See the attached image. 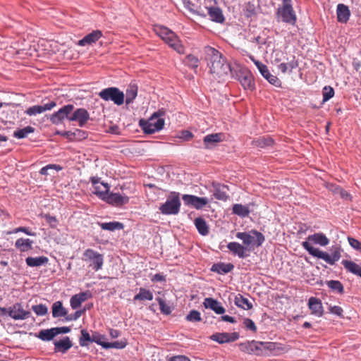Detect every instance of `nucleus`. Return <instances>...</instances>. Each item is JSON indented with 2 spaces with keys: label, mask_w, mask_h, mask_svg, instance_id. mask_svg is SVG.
I'll list each match as a JSON object with an SVG mask.
<instances>
[{
  "label": "nucleus",
  "mask_w": 361,
  "mask_h": 361,
  "mask_svg": "<svg viewBox=\"0 0 361 361\" xmlns=\"http://www.w3.org/2000/svg\"><path fill=\"white\" fill-rule=\"evenodd\" d=\"M185 319L188 322H197L202 321V317L200 312L192 310L186 316Z\"/></svg>",
  "instance_id": "48"
},
{
  "label": "nucleus",
  "mask_w": 361,
  "mask_h": 361,
  "mask_svg": "<svg viewBox=\"0 0 361 361\" xmlns=\"http://www.w3.org/2000/svg\"><path fill=\"white\" fill-rule=\"evenodd\" d=\"M154 32L178 53L184 54L185 48L183 45L181 44L178 36L172 30L164 26H156Z\"/></svg>",
  "instance_id": "3"
},
{
  "label": "nucleus",
  "mask_w": 361,
  "mask_h": 361,
  "mask_svg": "<svg viewBox=\"0 0 361 361\" xmlns=\"http://www.w3.org/2000/svg\"><path fill=\"white\" fill-rule=\"evenodd\" d=\"M329 310L331 314L337 315L340 317H343V310L342 307H341L339 306H336V305L331 306L330 305L329 307Z\"/></svg>",
  "instance_id": "56"
},
{
  "label": "nucleus",
  "mask_w": 361,
  "mask_h": 361,
  "mask_svg": "<svg viewBox=\"0 0 361 361\" xmlns=\"http://www.w3.org/2000/svg\"><path fill=\"white\" fill-rule=\"evenodd\" d=\"M341 264L348 271L361 277V267L357 264L347 259L343 260Z\"/></svg>",
  "instance_id": "31"
},
{
  "label": "nucleus",
  "mask_w": 361,
  "mask_h": 361,
  "mask_svg": "<svg viewBox=\"0 0 361 361\" xmlns=\"http://www.w3.org/2000/svg\"><path fill=\"white\" fill-rule=\"evenodd\" d=\"M273 142V139L270 136L267 135L253 140L252 141V145L255 147L264 148L266 147L272 145Z\"/></svg>",
  "instance_id": "35"
},
{
  "label": "nucleus",
  "mask_w": 361,
  "mask_h": 361,
  "mask_svg": "<svg viewBox=\"0 0 361 361\" xmlns=\"http://www.w3.org/2000/svg\"><path fill=\"white\" fill-rule=\"evenodd\" d=\"M235 305L243 310H247L252 308V305L250 302L247 298L243 297L240 294H238L235 297Z\"/></svg>",
  "instance_id": "38"
},
{
  "label": "nucleus",
  "mask_w": 361,
  "mask_h": 361,
  "mask_svg": "<svg viewBox=\"0 0 361 361\" xmlns=\"http://www.w3.org/2000/svg\"><path fill=\"white\" fill-rule=\"evenodd\" d=\"M56 106V102L52 101L49 103L44 104V106L41 105H35L29 107L26 109L25 113L28 116H35L37 114H42L46 111H49L52 109L54 107Z\"/></svg>",
  "instance_id": "18"
},
{
  "label": "nucleus",
  "mask_w": 361,
  "mask_h": 361,
  "mask_svg": "<svg viewBox=\"0 0 361 361\" xmlns=\"http://www.w3.org/2000/svg\"><path fill=\"white\" fill-rule=\"evenodd\" d=\"M93 190V193L99 197L101 200H104L107 196L109 190V186L108 183H101L95 185Z\"/></svg>",
  "instance_id": "32"
},
{
  "label": "nucleus",
  "mask_w": 361,
  "mask_h": 361,
  "mask_svg": "<svg viewBox=\"0 0 361 361\" xmlns=\"http://www.w3.org/2000/svg\"><path fill=\"white\" fill-rule=\"evenodd\" d=\"M224 138V135L223 133L209 134L203 139L204 147L206 149H209L212 147L215 146L217 143L222 142Z\"/></svg>",
  "instance_id": "22"
},
{
  "label": "nucleus",
  "mask_w": 361,
  "mask_h": 361,
  "mask_svg": "<svg viewBox=\"0 0 361 361\" xmlns=\"http://www.w3.org/2000/svg\"><path fill=\"white\" fill-rule=\"evenodd\" d=\"M258 347L259 348V353L262 352L263 350H273L275 349L276 344L271 342H262L258 341Z\"/></svg>",
  "instance_id": "52"
},
{
  "label": "nucleus",
  "mask_w": 361,
  "mask_h": 361,
  "mask_svg": "<svg viewBox=\"0 0 361 361\" xmlns=\"http://www.w3.org/2000/svg\"><path fill=\"white\" fill-rule=\"evenodd\" d=\"M169 361H190V360L185 355H176L171 357Z\"/></svg>",
  "instance_id": "64"
},
{
  "label": "nucleus",
  "mask_w": 361,
  "mask_h": 361,
  "mask_svg": "<svg viewBox=\"0 0 361 361\" xmlns=\"http://www.w3.org/2000/svg\"><path fill=\"white\" fill-rule=\"evenodd\" d=\"M82 259L88 264L89 267H92L95 271L100 270L103 267V255L92 249L85 250L82 254Z\"/></svg>",
  "instance_id": "9"
},
{
  "label": "nucleus",
  "mask_w": 361,
  "mask_h": 361,
  "mask_svg": "<svg viewBox=\"0 0 361 361\" xmlns=\"http://www.w3.org/2000/svg\"><path fill=\"white\" fill-rule=\"evenodd\" d=\"M153 299L152 293L144 288H140L139 293L134 296V300H152Z\"/></svg>",
  "instance_id": "41"
},
{
  "label": "nucleus",
  "mask_w": 361,
  "mask_h": 361,
  "mask_svg": "<svg viewBox=\"0 0 361 361\" xmlns=\"http://www.w3.org/2000/svg\"><path fill=\"white\" fill-rule=\"evenodd\" d=\"M233 77L235 78L245 90L253 91L255 89L254 78L251 72L245 68H233Z\"/></svg>",
  "instance_id": "6"
},
{
  "label": "nucleus",
  "mask_w": 361,
  "mask_h": 361,
  "mask_svg": "<svg viewBox=\"0 0 361 361\" xmlns=\"http://www.w3.org/2000/svg\"><path fill=\"white\" fill-rule=\"evenodd\" d=\"M98 225L101 227L102 229L110 231L121 230L123 228V224L118 221H111L104 223L98 222Z\"/></svg>",
  "instance_id": "37"
},
{
  "label": "nucleus",
  "mask_w": 361,
  "mask_h": 361,
  "mask_svg": "<svg viewBox=\"0 0 361 361\" xmlns=\"http://www.w3.org/2000/svg\"><path fill=\"white\" fill-rule=\"evenodd\" d=\"M126 345V341H114L111 343H106L104 345V348H117L122 349Z\"/></svg>",
  "instance_id": "53"
},
{
  "label": "nucleus",
  "mask_w": 361,
  "mask_h": 361,
  "mask_svg": "<svg viewBox=\"0 0 361 361\" xmlns=\"http://www.w3.org/2000/svg\"><path fill=\"white\" fill-rule=\"evenodd\" d=\"M85 312V310H77L73 314H67L66 319L68 321L77 320L78 318L81 317V315Z\"/></svg>",
  "instance_id": "60"
},
{
  "label": "nucleus",
  "mask_w": 361,
  "mask_h": 361,
  "mask_svg": "<svg viewBox=\"0 0 361 361\" xmlns=\"http://www.w3.org/2000/svg\"><path fill=\"white\" fill-rule=\"evenodd\" d=\"M156 300L159 303L161 313L166 315H169L171 313V307L162 298H157Z\"/></svg>",
  "instance_id": "46"
},
{
  "label": "nucleus",
  "mask_w": 361,
  "mask_h": 361,
  "mask_svg": "<svg viewBox=\"0 0 361 361\" xmlns=\"http://www.w3.org/2000/svg\"><path fill=\"white\" fill-rule=\"evenodd\" d=\"M102 36V32L100 30H94L91 33L87 35L82 39L78 41V44L80 46H85L92 44L96 42Z\"/></svg>",
  "instance_id": "24"
},
{
  "label": "nucleus",
  "mask_w": 361,
  "mask_h": 361,
  "mask_svg": "<svg viewBox=\"0 0 361 361\" xmlns=\"http://www.w3.org/2000/svg\"><path fill=\"white\" fill-rule=\"evenodd\" d=\"M203 305L205 308L211 309L218 314H222L226 312L225 308L221 305V303L212 298H206L204 300Z\"/></svg>",
  "instance_id": "20"
},
{
  "label": "nucleus",
  "mask_w": 361,
  "mask_h": 361,
  "mask_svg": "<svg viewBox=\"0 0 361 361\" xmlns=\"http://www.w3.org/2000/svg\"><path fill=\"white\" fill-rule=\"evenodd\" d=\"M33 241L28 238H19L15 243V247L20 252H27L32 249Z\"/></svg>",
  "instance_id": "36"
},
{
  "label": "nucleus",
  "mask_w": 361,
  "mask_h": 361,
  "mask_svg": "<svg viewBox=\"0 0 361 361\" xmlns=\"http://www.w3.org/2000/svg\"><path fill=\"white\" fill-rule=\"evenodd\" d=\"M99 96L104 101H112L116 105H121L124 102V93L115 87H107L99 93Z\"/></svg>",
  "instance_id": "10"
},
{
  "label": "nucleus",
  "mask_w": 361,
  "mask_h": 361,
  "mask_svg": "<svg viewBox=\"0 0 361 361\" xmlns=\"http://www.w3.org/2000/svg\"><path fill=\"white\" fill-rule=\"evenodd\" d=\"M258 341L252 340L251 341H245L239 343L240 350L247 354H259V348L258 347Z\"/></svg>",
  "instance_id": "21"
},
{
  "label": "nucleus",
  "mask_w": 361,
  "mask_h": 361,
  "mask_svg": "<svg viewBox=\"0 0 361 361\" xmlns=\"http://www.w3.org/2000/svg\"><path fill=\"white\" fill-rule=\"evenodd\" d=\"M92 336H91L88 331L85 329L81 330V336L79 339L80 346L85 347L88 345V343H92Z\"/></svg>",
  "instance_id": "45"
},
{
  "label": "nucleus",
  "mask_w": 361,
  "mask_h": 361,
  "mask_svg": "<svg viewBox=\"0 0 361 361\" xmlns=\"http://www.w3.org/2000/svg\"><path fill=\"white\" fill-rule=\"evenodd\" d=\"M182 200L185 205L196 209H201L209 203L207 197H200L193 195H183Z\"/></svg>",
  "instance_id": "11"
},
{
  "label": "nucleus",
  "mask_w": 361,
  "mask_h": 361,
  "mask_svg": "<svg viewBox=\"0 0 361 361\" xmlns=\"http://www.w3.org/2000/svg\"><path fill=\"white\" fill-rule=\"evenodd\" d=\"M18 232L25 233V234H27L28 235H35V233L31 232L30 230L27 227H18L13 231V233H17Z\"/></svg>",
  "instance_id": "62"
},
{
  "label": "nucleus",
  "mask_w": 361,
  "mask_h": 361,
  "mask_svg": "<svg viewBox=\"0 0 361 361\" xmlns=\"http://www.w3.org/2000/svg\"><path fill=\"white\" fill-rule=\"evenodd\" d=\"M55 351L61 352L63 353L68 351L72 347V343L69 337L66 336L59 341H56L54 343Z\"/></svg>",
  "instance_id": "30"
},
{
  "label": "nucleus",
  "mask_w": 361,
  "mask_h": 361,
  "mask_svg": "<svg viewBox=\"0 0 361 361\" xmlns=\"http://www.w3.org/2000/svg\"><path fill=\"white\" fill-rule=\"evenodd\" d=\"M164 112L158 111L154 112L152 116L147 121L141 119L140 126L146 134H152L161 130L164 126V119L161 118L164 116Z\"/></svg>",
  "instance_id": "4"
},
{
  "label": "nucleus",
  "mask_w": 361,
  "mask_h": 361,
  "mask_svg": "<svg viewBox=\"0 0 361 361\" xmlns=\"http://www.w3.org/2000/svg\"><path fill=\"white\" fill-rule=\"evenodd\" d=\"M227 247L233 255H237L241 259H244L247 256L245 254L246 247L238 243L231 242L227 245Z\"/></svg>",
  "instance_id": "25"
},
{
  "label": "nucleus",
  "mask_w": 361,
  "mask_h": 361,
  "mask_svg": "<svg viewBox=\"0 0 361 361\" xmlns=\"http://www.w3.org/2000/svg\"><path fill=\"white\" fill-rule=\"evenodd\" d=\"M31 312L23 308L20 303H15L10 307L9 316L15 320H23L30 317Z\"/></svg>",
  "instance_id": "14"
},
{
  "label": "nucleus",
  "mask_w": 361,
  "mask_h": 361,
  "mask_svg": "<svg viewBox=\"0 0 361 361\" xmlns=\"http://www.w3.org/2000/svg\"><path fill=\"white\" fill-rule=\"evenodd\" d=\"M103 339V336L100 335L98 333H95L92 335V343L94 342L104 348V345L106 344V342H104Z\"/></svg>",
  "instance_id": "57"
},
{
  "label": "nucleus",
  "mask_w": 361,
  "mask_h": 361,
  "mask_svg": "<svg viewBox=\"0 0 361 361\" xmlns=\"http://www.w3.org/2000/svg\"><path fill=\"white\" fill-rule=\"evenodd\" d=\"M25 262L27 266L34 267L47 264L49 259L45 256L37 257H28L26 258Z\"/></svg>",
  "instance_id": "33"
},
{
  "label": "nucleus",
  "mask_w": 361,
  "mask_h": 361,
  "mask_svg": "<svg viewBox=\"0 0 361 361\" xmlns=\"http://www.w3.org/2000/svg\"><path fill=\"white\" fill-rule=\"evenodd\" d=\"M74 106L73 104H67L61 108L58 111L53 114L50 117V121L53 124L58 125L63 119L70 117L69 114L73 110Z\"/></svg>",
  "instance_id": "13"
},
{
  "label": "nucleus",
  "mask_w": 361,
  "mask_h": 361,
  "mask_svg": "<svg viewBox=\"0 0 361 361\" xmlns=\"http://www.w3.org/2000/svg\"><path fill=\"white\" fill-rule=\"evenodd\" d=\"M212 187L214 188V197L219 200L226 201L228 199L226 193L228 186L218 183H213Z\"/></svg>",
  "instance_id": "23"
},
{
  "label": "nucleus",
  "mask_w": 361,
  "mask_h": 361,
  "mask_svg": "<svg viewBox=\"0 0 361 361\" xmlns=\"http://www.w3.org/2000/svg\"><path fill=\"white\" fill-rule=\"evenodd\" d=\"M90 295H91L88 291L81 292L73 295L70 300L71 307L73 310L78 308L83 302L87 300L88 297H90Z\"/></svg>",
  "instance_id": "26"
},
{
  "label": "nucleus",
  "mask_w": 361,
  "mask_h": 361,
  "mask_svg": "<svg viewBox=\"0 0 361 361\" xmlns=\"http://www.w3.org/2000/svg\"><path fill=\"white\" fill-rule=\"evenodd\" d=\"M208 15L212 21L222 23L224 21V16L222 11L219 7L211 6L207 7Z\"/></svg>",
  "instance_id": "28"
},
{
  "label": "nucleus",
  "mask_w": 361,
  "mask_h": 361,
  "mask_svg": "<svg viewBox=\"0 0 361 361\" xmlns=\"http://www.w3.org/2000/svg\"><path fill=\"white\" fill-rule=\"evenodd\" d=\"M236 237L243 240L245 245V247L249 250L252 248V246H261L265 240L264 235L256 230H252L248 233L238 232L236 233Z\"/></svg>",
  "instance_id": "5"
},
{
  "label": "nucleus",
  "mask_w": 361,
  "mask_h": 361,
  "mask_svg": "<svg viewBox=\"0 0 361 361\" xmlns=\"http://www.w3.org/2000/svg\"><path fill=\"white\" fill-rule=\"evenodd\" d=\"M307 240L302 242V246L311 255L322 259L331 265H334L341 258V250L338 247H333L331 255H330L327 252L321 251L311 245L310 242L323 247L326 246L329 243V239L323 233H316L310 235L307 237Z\"/></svg>",
  "instance_id": "1"
},
{
  "label": "nucleus",
  "mask_w": 361,
  "mask_h": 361,
  "mask_svg": "<svg viewBox=\"0 0 361 361\" xmlns=\"http://www.w3.org/2000/svg\"><path fill=\"white\" fill-rule=\"evenodd\" d=\"M195 225L198 232L202 235H206L209 233V227L206 221L202 217H197L195 219Z\"/></svg>",
  "instance_id": "39"
},
{
  "label": "nucleus",
  "mask_w": 361,
  "mask_h": 361,
  "mask_svg": "<svg viewBox=\"0 0 361 361\" xmlns=\"http://www.w3.org/2000/svg\"><path fill=\"white\" fill-rule=\"evenodd\" d=\"M44 218L45 219L47 224L51 228H56L58 224V221L55 216H51L50 214H46L44 215Z\"/></svg>",
  "instance_id": "54"
},
{
  "label": "nucleus",
  "mask_w": 361,
  "mask_h": 361,
  "mask_svg": "<svg viewBox=\"0 0 361 361\" xmlns=\"http://www.w3.org/2000/svg\"><path fill=\"white\" fill-rule=\"evenodd\" d=\"M32 309L37 316H44L48 312L47 307L42 304L33 305Z\"/></svg>",
  "instance_id": "50"
},
{
  "label": "nucleus",
  "mask_w": 361,
  "mask_h": 361,
  "mask_svg": "<svg viewBox=\"0 0 361 361\" xmlns=\"http://www.w3.org/2000/svg\"><path fill=\"white\" fill-rule=\"evenodd\" d=\"M187 61L189 65L192 68H197L198 66L199 61L196 56L190 54L187 56Z\"/></svg>",
  "instance_id": "59"
},
{
  "label": "nucleus",
  "mask_w": 361,
  "mask_h": 361,
  "mask_svg": "<svg viewBox=\"0 0 361 361\" xmlns=\"http://www.w3.org/2000/svg\"><path fill=\"white\" fill-rule=\"evenodd\" d=\"M336 14L338 21L340 23H345L349 20L350 12L349 8L347 6L343 4H339L337 6Z\"/></svg>",
  "instance_id": "27"
},
{
  "label": "nucleus",
  "mask_w": 361,
  "mask_h": 361,
  "mask_svg": "<svg viewBox=\"0 0 361 361\" xmlns=\"http://www.w3.org/2000/svg\"><path fill=\"white\" fill-rule=\"evenodd\" d=\"M137 94V87L136 85L130 84L126 90V104L133 102Z\"/></svg>",
  "instance_id": "42"
},
{
  "label": "nucleus",
  "mask_w": 361,
  "mask_h": 361,
  "mask_svg": "<svg viewBox=\"0 0 361 361\" xmlns=\"http://www.w3.org/2000/svg\"><path fill=\"white\" fill-rule=\"evenodd\" d=\"M234 269V265L231 263L219 262L214 264L211 268V271L216 272L219 274H225L231 271Z\"/></svg>",
  "instance_id": "29"
},
{
  "label": "nucleus",
  "mask_w": 361,
  "mask_h": 361,
  "mask_svg": "<svg viewBox=\"0 0 361 361\" xmlns=\"http://www.w3.org/2000/svg\"><path fill=\"white\" fill-rule=\"evenodd\" d=\"M54 327L49 329H42L39 332L38 338L42 341H51L56 336Z\"/></svg>",
  "instance_id": "40"
},
{
  "label": "nucleus",
  "mask_w": 361,
  "mask_h": 361,
  "mask_svg": "<svg viewBox=\"0 0 361 361\" xmlns=\"http://www.w3.org/2000/svg\"><path fill=\"white\" fill-rule=\"evenodd\" d=\"M206 60L210 73L216 78H223L229 73H233V68L227 62L226 59L216 49L207 46L204 49Z\"/></svg>",
  "instance_id": "2"
},
{
  "label": "nucleus",
  "mask_w": 361,
  "mask_h": 361,
  "mask_svg": "<svg viewBox=\"0 0 361 361\" xmlns=\"http://www.w3.org/2000/svg\"><path fill=\"white\" fill-rule=\"evenodd\" d=\"M308 307L311 310V313L317 317H322L324 314V309L322 302L315 297L310 298L308 300Z\"/></svg>",
  "instance_id": "19"
},
{
  "label": "nucleus",
  "mask_w": 361,
  "mask_h": 361,
  "mask_svg": "<svg viewBox=\"0 0 361 361\" xmlns=\"http://www.w3.org/2000/svg\"><path fill=\"white\" fill-rule=\"evenodd\" d=\"M239 338L238 333H216L210 336L212 341L219 343H225L236 341Z\"/></svg>",
  "instance_id": "17"
},
{
  "label": "nucleus",
  "mask_w": 361,
  "mask_h": 361,
  "mask_svg": "<svg viewBox=\"0 0 361 361\" xmlns=\"http://www.w3.org/2000/svg\"><path fill=\"white\" fill-rule=\"evenodd\" d=\"M276 17L279 20L292 25L296 23L297 17L291 0H282V5L276 11Z\"/></svg>",
  "instance_id": "7"
},
{
  "label": "nucleus",
  "mask_w": 361,
  "mask_h": 361,
  "mask_svg": "<svg viewBox=\"0 0 361 361\" xmlns=\"http://www.w3.org/2000/svg\"><path fill=\"white\" fill-rule=\"evenodd\" d=\"M51 169L59 171L62 169V167L57 164H48L40 169L39 173L42 175L47 176L49 174V170Z\"/></svg>",
  "instance_id": "49"
},
{
  "label": "nucleus",
  "mask_w": 361,
  "mask_h": 361,
  "mask_svg": "<svg viewBox=\"0 0 361 361\" xmlns=\"http://www.w3.org/2000/svg\"><path fill=\"white\" fill-rule=\"evenodd\" d=\"M294 66L290 63H281L278 66V68L283 73H286L288 70L291 71Z\"/></svg>",
  "instance_id": "61"
},
{
  "label": "nucleus",
  "mask_w": 361,
  "mask_h": 361,
  "mask_svg": "<svg viewBox=\"0 0 361 361\" xmlns=\"http://www.w3.org/2000/svg\"><path fill=\"white\" fill-rule=\"evenodd\" d=\"M349 244L356 250L361 252V243L355 238L348 237Z\"/></svg>",
  "instance_id": "58"
},
{
  "label": "nucleus",
  "mask_w": 361,
  "mask_h": 361,
  "mask_svg": "<svg viewBox=\"0 0 361 361\" xmlns=\"http://www.w3.org/2000/svg\"><path fill=\"white\" fill-rule=\"evenodd\" d=\"M52 316L54 318L66 317L68 314L67 310L63 307L62 302L56 301L52 305Z\"/></svg>",
  "instance_id": "34"
},
{
  "label": "nucleus",
  "mask_w": 361,
  "mask_h": 361,
  "mask_svg": "<svg viewBox=\"0 0 361 361\" xmlns=\"http://www.w3.org/2000/svg\"><path fill=\"white\" fill-rule=\"evenodd\" d=\"M233 211L235 214L243 217L247 216L249 214L248 209L242 204H235L233 207Z\"/></svg>",
  "instance_id": "47"
},
{
  "label": "nucleus",
  "mask_w": 361,
  "mask_h": 361,
  "mask_svg": "<svg viewBox=\"0 0 361 361\" xmlns=\"http://www.w3.org/2000/svg\"><path fill=\"white\" fill-rule=\"evenodd\" d=\"M54 331H56V335L60 334H67L70 332L71 329L68 326H62V327H54Z\"/></svg>",
  "instance_id": "63"
},
{
  "label": "nucleus",
  "mask_w": 361,
  "mask_h": 361,
  "mask_svg": "<svg viewBox=\"0 0 361 361\" xmlns=\"http://www.w3.org/2000/svg\"><path fill=\"white\" fill-rule=\"evenodd\" d=\"M179 196V192H171L167 197L166 202L159 207L161 213L164 215L178 214L181 205Z\"/></svg>",
  "instance_id": "8"
},
{
  "label": "nucleus",
  "mask_w": 361,
  "mask_h": 361,
  "mask_svg": "<svg viewBox=\"0 0 361 361\" xmlns=\"http://www.w3.org/2000/svg\"><path fill=\"white\" fill-rule=\"evenodd\" d=\"M35 131V128L32 126H27L24 128L17 130L14 131L13 136L18 139L26 137L30 133Z\"/></svg>",
  "instance_id": "43"
},
{
  "label": "nucleus",
  "mask_w": 361,
  "mask_h": 361,
  "mask_svg": "<svg viewBox=\"0 0 361 361\" xmlns=\"http://www.w3.org/2000/svg\"><path fill=\"white\" fill-rule=\"evenodd\" d=\"M251 60L254 62L255 66L257 67L259 71L262 74V75L267 79L269 83L276 86L280 87L281 85V80L274 75H271L267 68V66L263 64L262 62L258 60L255 59L253 56H250Z\"/></svg>",
  "instance_id": "12"
},
{
  "label": "nucleus",
  "mask_w": 361,
  "mask_h": 361,
  "mask_svg": "<svg viewBox=\"0 0 361 361\" xmlns=\"http://www.w3.org/2000/svg\"><path fill=\"white\" fill-rule=\"evenodd\" d=\"M89 119L90 114L88 111L83 108L76 109L68 118V120L71 121H78L80 127H83Z\"/></svg>",
  "instance_id": "16"
},
{
  "label": "nucleus",
  "mask_w": 361,
  "mask_h": 361,
  "mask_svg": "<svg viewBox=\"0 0 361 361\" xmlns=\"http://www.w3.org/2000/svg\"><path fill=\"white\" fill-rule=\"evenodd\" d=\"M104 201L112 206L121 207L129 202V197L127 195L111 192L108 193Z\"/></svg>",
  "instance_id": "15"
},
{
  "label": "nucleus",
  "mask_w": 361,
  "mask_h": 361,
  "mask_svg": "<svg viewBox=\"0 0 361 361\" xmlns=\"http://www.w3.org/2000/svg\"><path fill=\"white\" fill-rule=\"evenodd\" d=\"M326 284L328 287L334 291L337 292L339 294H343L344 293V287L343 284L336 280H331L326 281Z\"/></svg>",
  "instance_id": "44"
},
{
  "label": "nucleus",
  "mask_w": 361,
  "mask_h": 361,
  "mask_svg": "<svg viewBox=\"0 0 361 361\" xmlns=\"http://www.w3.org/2000/svg\"><path fill=\"white\" fill-rule=\"evenodd\" d=\"M323 102H327L334 96V90L331 86H325L322 90Z\"/></svg>",
  "instance_id": "51"
},
{
  "label": "nucleus",
  "mask_w": 361,
  "mask_h": 361,
  "mask_svg": "<svg viewBox=\"0 0 361 361\" xmlns=\"http://www.w3.org/2000/svg\"><path fill=\"white\" fill-rule=\"evenodd\" d=\"M243 324L247 329H249L253 332L257 331V326L252 319L246 318L244 319Z\"/></svg>",
  "instance_id": "55"
}]
</instances>
